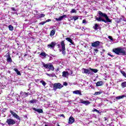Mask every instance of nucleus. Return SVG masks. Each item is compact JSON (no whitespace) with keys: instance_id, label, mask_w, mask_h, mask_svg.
Masks as SVG:
<instances>
[{"instance_id":"bb28decb","label":"nucleus","mask_w":126,"mask_h":126,"mask_svg":"<svg viewBox=\"0 0 126 126\" xmlns=\"http://www.w3.org/2000/svg\"><path fill=\"white\" fill-rule=\"evenodd\" d=\"M56 33V30H52L50 33V36H54L55 34Z\"/></svg>"},{"instance_id":"f03ea898","label":"nucleus","mask_w":126,"mask_h":126,"mask_svg":"<svg viewBox=\"0 0 126 126\" xmlns=\"http://www.w3.org/2000/svg\"><path fill=\"white\" fill-rule=\"evenodd\" d=\"M112 52L115 53L116 55L121 56H126V52L125 50H124V48L118 47L116 48H114L112 50Z\"/></svg>"},{"instance_id":"aec40b11","label":"nucleus","mask_w":126,"mask_h":126,"mask_svg":"<svg viewBox=\"0 0 126 126\" xmlns=\"http://www.w3.org/2000/svg\"><path fill=\"white\" fill-rule=\"evenodd\" d=\"M92 112H93V113H95V112H96L97 114H102V113H103V111H100L97 110L96 108H94L93 110H92Z\"/></svg>"},{"instance_id":"f8f14e48","label":"nucleus","mask_w":126,"mask_h":126,"mask_svg":"<svg viewBox=\"0 0 126 126\" xmlns=\"http://www.w3.org/2000/svg\"><path fill=\"white\" fill-rule=\"evenodd\" d=\"M66 18V15H63L62 16H60L59 18H56L55 20H56V21H62V20H63V18Z\"/></svg>"},{"instance_id":"bf43d9fd","label":"nucleus","mask_w":126,"mask_h":126,"mask_svg":"<svg viewBox=\"0 0 126 126\" xmlns=\"http://www.w3.org/2000/svg\"><path fill=\"white\" fill-rule=\"evenodd\" d=\"M2 126H4V124H2Z\"/></svg>"},{"instance_id":"5701e85b","label":"nucleus","mask_w":126,"mask_h":126,"mask_svg":"<svg viewBox=\"0 0 126 126\" xmlns=\"http://www.w3.org/2000/svg\"><path fill=\"white\" fill-rule=\"evenodd\" d=\"M99 28H100V27H99V25H98V24H95L94 26L93 27V29H94V30H98Z\"/></svg>"},{"instance_id":"cd10ccee","label":"nucleus","mask_w":126,"mask_h":126,"mask_svg":"<svg viewBox=\"0 0 126 126\" xmlns=\"http://www.w3.org/2000/svg\"><path fill=\"white\" fill-rule=\"evenodd\" d=\"M89 69L90 70H91L92 71H93V72H94V73H97V72H98V69H93L90 68Z\"/></svg>"},{"instance_id":"c03bdc74","label":"nucleus","mask_w":126,"mask_h":126,"mask_svg":"<svg viewBox=\"0 0 126 126\" xmlns=\"http://www.w3.org/2000/svg\"><path fill=\"white\" fill-rule=\"evenodd\" d=\"M11 9L13 11H16V9H15V8L14 7H11Z\"/></svg>"},{"instance_id":"f3484780","label":"nucleus","mask_w":126,"mask_h":126,"mask_svg":"<svg viewBox=\"0 0 126 126\" xmlns=\"http://www.w3.org/2000/svg\"><path fill=\"white\" fill-rule=\"evenodd\" d=\"M32 110L35 112H37V113H39V114H42V113H43V109H37L36 108L33 107L32 108Z\"/></svg>"},{"instance_id":"5fc2aeb1","label":"nucleus","mask_w":126,"mask_h":126,"mask_svg":"<svg viewBox=\"0 0 126 126\" xmlns=\"http://www.w3.org/2000/svg\"><path fill=\"white\" fill-rule=\"evenodd\" d=\"M27 56V54H25L24 57H26Z\"/></svg>"},{"instance_id":"2eb2a0df","label":"nucleus","mask_w":126,"mask_h":126,"mask_svg":"<svg viewBox=\"0 0 126 126\" xmlns=\"http://www.w3.org/2000/svg\"><path fill=\"white\" fill-rule=\"evenodd\" d=\"M82 70H84L83 73H85V74H90V70L86 68H83Z\"/></svg>"},{"instance_id":"f257e3e1","label":"nucleus","mask_w":126,"mask_h":126,"mask_svg":"<svg viewBox=\"0 0 126 126\" xmlns=\"http://www.w3.org/2000/svg\"><path fill=\"white\" fill-rule=\"evenodd\" d=\"M98 12L99 17L97 18V16H95V20H97L98 22L102 21V22H104V23H107V22L112 23V20L109 18L107 14L102 12L101 11H99Z\"/></svg>"},{"instance_id":"1a4fd4ad","label":"nucleus","mask_w":126,"mask_h":126,"mask_svg":"<svg viewBox=\"0 0 126 126\" xmlns=\"http://www.w3.org/2000/svg\"><path fill=\"white\" fill-rule=\"evenodd\" d=\"M91 46L94 48H97V47H99V46H100V41H96L94 42H92Z\"/></svg>"},{"instance_id":"79ce46f5","label":"nucleus","mask_w":126,"mask_h":126,"mask_svg":"<svg viewBox=\"0 0 126 126\" xmlns=\"http://www.w3.org/2000/svg\"><path fill=\"white\" fill-rule=\"evenodd\" d=\"M51 21H52V20H51V19H49L46 20L45 22V23H47V22H50Z\"/></svg>"},{"instance_id":"37998d69","label":"nucleus","mask_w":126,"mask_h":126,"mask_svg":"<svg viewBox=\"0 0 126 126\" xmlns=\"http://www.w3.org/2000/svg\"><path fill=\"white\" fill-rule=\"evenodd\" d=\"M63 85H64V86H67L68 84L66 83V82H64L63 83Z\"/></svg>"},{"instance_id":"13d9d810","label":"nucleus","mask_w":126,"mask_h":126,"mask_svg":"<svg viewBox=\"0 0 126 126\" xmlns=\"http://www.w3.org/2000/svg\"><path fill=\"white\" fill-rule=\"evenodd\" d=\"M44 126H48L47 125H45Z\"/></svg>"},{"instance_id":"393cba45","label":"nucleus","mask_w":126,"mask_h":126,"mask_svg":"<svg viewBox=\"0 0 126 126\" xmlns=\"http://www.w3.org/2000/svg\"><path fill=\"white\" fill-rule=\"evenodd\" d=\"M78 18H79V17L78 16H73L71 20H72L73 19L74 21H76V20H77Z\"/></svg>"},{"instance_id":"0eeeda50","label":"nucleus","mask_w":126,"mask_h":126,"mask_svg":"<svg viewBox=\"0 0 126 126\" xmlns=\"http://www.w3.org/2000/svg\"><path fill=\"white\" fill-rule=\"evenodd\" d=\"M63 86L61 83H55L53 85L54 90H57V89H61Z\"/></svg>"},{"instance_id":"6e6552de","label":"nucleus","mask_w":126,"mask_h":126,"mask_svg":"<svg viewBox=\"0 0 126 126\" xmlns=\"http://www.w3.org/2000/svg\"><path fill=\"white\" fill-rule=\"evenodd\" d=\"M10 114L12 115L13 117H14L17 120H19V121H20V117H19V116L18 115L16 114L15 112L12 111V110L10 111Z\"/></svg>"},{"instance_id":"c9c22d12","label":"nucleus","mask_w":126,"mask_h":126,"mask_svg":"<svg viewBox=\"0 0 126 126\" xmlns=\"http://www.w3.org/2000/svg\"><path fill=\"white\" fill-rule=\"evenodd\" d=\"M108 56H109V57H111V58H114V57H115V56L111 54V53H107Z\"/></svg>"},{"instance_id":"3c124183","label":"nucleus","mask_w":126,"mask_h":126,"mask_svg":"<svg viewBox=\"0 0 126 126\" xmlns=\"http://www.w3.org/2000/svg\"><path fill=\"white\" fill-rule=\"evenodd\" d=\"M11 72L10 71H8V73H10V74Z\"/></svg>"},{"instance_id":"2f4dec72","label":"nucleus","mask_w":126,"mask_h":126,"mask_svg":"<svg viewBox=\"0 0 126 126\" xmlns=\"http://www.w3.org/2000/svg\"><path fill=\"white\" fill-rule=\"evenodd\" d=\"M8 28L10 31H13V26H12V25H9L8 26Z\"/></svg>"},{"instance_id":"b1692460","label":"nucleus","mask_w":126,"mask_h":126,"mask_svg":"<svg viewBox=\"0 0 126 126\" xmlns=\"http://www.w3.org/2000/svg\"><path fill=\"white\" fill-rule=\"evenodd\" d=\"M125 97H126L125 95H120L118 96H116V99L117 100H120V99H123V98H125Z\"/></svg>"},{"instance_id":"7c9ffc66","label":"nucleus","mask_w":126,"mask_h":126,"mask_svg":"<svg viewBox=\"0 0 126 126\" xmlns=\"http://www.w3.org/2000/svg\"><path fill=\"white\" fill-rule=\"evenodd\" d=\"M40 55V56L44 57V58H46V57H47V54H46V52H41Z\"/></svg>"},{"instance_id":"423d86ee","label":"nucleus","mask_w":126,"mask_h":126,"mask_svg":"<svg viewBox=\"0 0 126 126\" xmlns=\"http://www.w3.org/2000/svg\"><path fill=\"white\" fill-rule=\"evenodd\" d=\"M5 58H6V61L7 63H12V59H11V57H10V54L9 52L7 53L5 56Z\"/></svg>"},{"instance_id":"a211bd4d","label":"nucleus","mask_w":126,"mask_h":126,"mask_svg":"<svg viewBox=\"0 0 126 126\" xmlns=\"http://www.w3.org/2000/svg\"><path fill=\"white\" fill-rule=\"evenodd\" d=\"M73 94H76V95H80L81 96L82 94H81V91L79 90H76L73 92Z\"/></svg>"},{"instance_id":"a19ab883","label":"nucleus","mask_w":126,"mask_h":126,"mask_svg":"<svg viewBox=\"0 0 126 126\" xmlns=\"http://www.w3.org/2000/svg\"><path fill=\"white\" fill-rule=\"evenodd\" d=\"M59 117H63V118H65V116H64V114H60L58 115Z\"/></svg>"},{"instance_id":"6ab92c4d","label":"nucleus","mask_w":126,"mask_h":126,"mask_svg":"<svg viewBox=\"0 0 126 126\" xmlns=\"http://www.w3.org/2000/svg\"><path fill=\"white\" fill-rule=\"evenodd\" d=\"M20 95L22 97H23L24 98H26V97H28L26 92H21Z\"/></svg>"},{"instance_id":"09e8293b","label":"nucleus","mask_w":126,"mask_h":126,"mask_svg":"<svg viewBox=\"0 0 126 126\" xmlns=\"http://www.w3.org/2000/svg\"><path fill=\"white\" fill-rule=\"evenodd\" d=\"M103 120L105 121H107V118L104 117L103 118Z\"/></svg>"},{"instance_id":"8fccbe9b","label":"nucleus","mask_w":126,"mask_h":126,"mask_svg":"<svg viewBox=\"0 0 126 126\" xmlns=\"http://www.w3.org/2000/svg\"><path fill=\"white\" fill-rule=\"evenodd\" d=\"M46 75H48V76H51V74L49 73H46Z\"/></svg>"},{"instance_id":"49530a36","label":"nucleus","mask_w":126,"mask_h":126,"mask_svg":"<svg viewBox=\"0 0 126 126\" xmlns=\"http://www.w3.org/2000/svg\"><path fill=\"white\" fill-rule=\"evenodd\" d=\"M27 95L28 96L29 95H31V94H30L29 92L26 93Z\"/></svg>"},{"instance_id":"ddd939ff","label":"nucleus","mask_w":126,"mask_h":126,"mask_svg":"<svg viewBox=\"0 0 126 126\" xmlns=\"http://www.w3.org/2000/svg\"><path fill=\"white\" fill-rule=\"evenodd\" d=\"M80 101H81L79 103H81L82 104H84L86 105V106H87V105H89L90 104V101H86L84 100L83 101V99H80Z\"/></svg>"},{"instance_id":"c85d7f7f","label":"nucleus","mask_w":126,"mask_h":126,"mask_svg":"<svg viewBox=\"0 0 126 126\" xmlns=\"http://www.w3.org/2000/svg\"><path fill=\"white\" fill-rule=\"evenodd\" d=\"M121 87H122V88H126V82H123L121 83Z\"/></svg>"},{"instance_id":"603ef678","label":"nucleus","mask_w":126,"mask_h":126,"mask_svg":"<svg viewBox=\"0 0 126 126\" xmlns=\"http://www.w3.org/2000/svg\"><path fill=\"white\" fill-rule=\"evenodd\" d=\"M19 47H21V48H22V45H21V46H19L18 48H19Z\"/></svg>"},{"instance_id":"9d476101","label":"nucleus","mask_w":126,"mask_h":126,"mask_svg":"<svg viewBox=\"0 0 126 126\" xmlns=\"http://www.w3.org/2000/svg\"><path fill=\"white\" fill-rule=\"evenodd\" d=\"M65 40L66 41H67L68 42H69V43H70V44H69L70 46L71 45H73L74 46L75 45V44H74V42H73V40H72V39H71L70 37H66L65 38Z\"/></svg>"},{"instance_id":"ea45409f","label":"nucleus","mask_w":126,"mask_h":126,"mask_svg":"<svg viewBox=\"0 0 126 126\" xmlns=\"http://www.w3.org/2000/svg\"><path fill=\"white\" fill-rule=\"evenodd\" d=\"M108 39H109V40H111V41H114V39L111 36H108Z\"/></svg>"},{"instance_id":"a18cd8bd","label":"nucleus","mask_w":126,"mask_h":126,"mask_svg":"<svg viewBox=\"0 0 126 126\" xmlns=\"http://www.w3.org/2000/svg\"><path fill=\"white\" fill-rule=\"evenodd\" d=\"M82 23H87V22H86V20L84 19L83 20Z\"/></svg>"},{"instance_id":"c756f323","label":"nucleus","mask_w":126,"mask_h":126,"mask_svg":"<svg viewBox=\"0 0 126 126\" xmlns=\"http://www.w3.org/2000/svg\"><path fill=\"white\" fill-rule=\"evenodd\" d=\"M120 72H121V73H122V74H123V76H124V77H126V72H125V71H124L123 70H121Z\"/></svg>"},{"instance_id":"7ed1b4c3","label":"nucleus","mask_w":126,"mask_h":126,"mask_svg":"<svg viewBox=\"0 0 126 126\" xmlns=\"http://www.w3.org/2000/svg\"><path fill=\"white\" fill-rule=\"evenodd\" d=\"M42 65L43 67L46 68V69H48L49 70H52V71H54V70H55V67H54V65H53L51 63L46 64L43 63H42Z\"/></svg>"},{"instance_id":"473e14b6","label":"nucleus","mask_w":126,"mask_h":126,"mask_svg":"<svg viewBox=\"0 0 126 126\" xmlns=\"http://www.w3.org/2000/svg\"><path fill=\"white\" fill-rule=\"evenodd\" d=\"M40 83H41L42 84V85H43L44 86H46L47 83L45 82L43 80H41L40 81Z\"/></svg>"},{"instance_id":"4be33fe9","label":"nucleus","mask_w":126,"mask_h":126,"mask_svg":"<svg viewBox=\"0 0 126 126\" xmlns=\"http://www.w3.org/2000/svg\"><path fill=\"white\" fill-rule=\"evenodd\" d=\"M13 70H14V71H15V72H16L17 75H21V73H20V71L18 70V69L14 68L13 69Z\"/></svg>"},{"instance_id":"4d7b16f0","label":"nucleus","mask_w":126,"mask_h":126,"mask_svg":"<svg viewBox=\"0 0 126 126\" xmlns=\"http://www.w3.org/2000/svg\"><path fill=\"white\" fill-rule=\"evenodd\" d=\"M17 46H19V43H17Z\"/></svg>"},{"instance_id":"6e6d98bb","label":"nucleus","mask_w":126,"mask_h":126,"mask_svg":"<svg viewBox=\"0 0 126 126\" xmlns=\"http://www.w3.org/2000/svg\"><path fill=\"white\" fill-rule=\"evenodd\" d=\"M30 88H30L28 90V91H29V90H30Z\"/></svg>"},{"instance_id":"4468645a","label":"nucleus","mask_w":126,"mask_h":126,"mask_svg":"<svg viewBox=\"0 0 126 126\" xmlns=\"http://www.w3.org/2000/svg\"><path fill=\"white\" fill-rule=\"evenodd\" d=\"M75 121V120L74 119V118H73L72 116H71L69 118L68 124H70V125H71L73 124Z\"/></svg>"},{"instance_id":"9b49d317","label":"nucleus","mask_w":126,"mask_h":126,"mask_svg":"<svg viewBox=\"0 0 126 126\" xmlns=\"http://www.w3.org/2000/svg\"><path fill=\"white\" fill-rule=\"evenodd\" d=\"M57 43L55 42H52L50 44L47 45L48 48H50V49H54L56 47Z\"/></svg>"},{"instance_id":"412c9836","label":"nucleus","mask_w":126,"mask_h":126,"mask_svg":"<svg viewBox=\"0 0 126 126\" xmlns=\"http://www.w3.org/2000/svg\"><path fill=\"white\" fill-rule=\"evenodd\" d=\"M63 75L62 76H63V77H66L67 76V75H68L69 73L67 71H63Z\"/></svg>"},{"instance_id":"de8ad7c7","label":"nucleus","mask_w":126,"mask_h":126,"mask_svg":"<svg viewBox=\"0 0 126 126\" xmlns=\"http://www.w3.org/2000/svg\"><path fill=\"white\" fill-rule=\"evenodd\" d=\"M94 52H98L99 50H98L97 49H94Z\"/></svg>"},{"instance_id":"72a5a7b5","label":"nucleus","mask_w":126,"mask_h":126,"mask_svg":"<svg viewBox=\"0 0 126 126\" xmlns=\"http://www.w3.org/2000/svg\"><path fill=\"white\" fill-rule=\"evenodd\" d=\"M100 94H102L101 92H96L94 93V95H100Z\"/></svg>"},{"instance_id":"f704fd0d","label":"nucleus","mask_w":126,"mask_h":126,"mask_svg":"<svg viewBox=\"0 0 126 126\" xmlns=\"http://www.w3.org/2000/svg\"><path fill=\"white\" fill-rule=\"evenodd\" d=\"M76 10H75V9H72L70 11V13H76Z\"/></svg>"},{"instance_id":"052dcab7","label":"nucleus","mask_w":126,"mask_h":126,"mask_svg":"<svg viewBox=\"0 0 126 126\" xmlns=\"http://www.w3.org/2000/svg\"><path fill=\"white\" fill-rule=\"evenodd\" d=\"M4 110H6V108H4Z\"/></svg>"},{"instance_id":"864d4df0","label":"nucleus","mask_w":126,"mask_h":126,"mask_svg":"<svg viewBox=\"0 0 126 126\" xmlns=\"http://www.w3.org/2000/svg\"><path fill=\"white\" fill-rule=\"evenodd\" d=\"M57 46L59 47V48H60V44H58Z\"/></svg>"},{"instance_id":"a878e982","label":"nucleus","mask_w":126,"mask_h":126,"mask_svg":"<svg viewBox=\"0 0 126 126\" xmlns=\"http://www.w3.org/2000/svg\"><path fill=\"white\" fill-rule=\"evenodd\" d=\"M122 21H123V18H117L115 22H116V23H121V22H122Z\"/></svg>"},{"instance_id":"58836bf2","label":"nucleus","mask_w":126,"mask_h":126,"mask_svg":"<svg viewBox=\"0 0 126 126\" xmlns=\"http://www.w3.org/2000/svg\"><path fill=\"white\" fill-rule=\"evenodd\" d=\"M46 23V22L43 21L39 23V25H44Z\"/></svg>"},{"instance_id":"4c0bfd02","label":"nucleus","mask_w":126,"mask_h":126,"mask_svg":"<svg viewBox=\"0 0 126 126\" xmlns=\"http://www.w3.org/2000/svg\"><path fill=\"white\" fill-rule=\"evenodd\" d=\"M39 17L40 18H42L43 17H45V14H41L40 15H39Z\"/></svg>"},{"instance_id":"20e7f679","label":"nucleus","mask_w":126,"mask_h":126,"mask_svg":"<svg viewBox=\"0 0 126 126\" xmlns=\"http://www.w3.org/2000/svg\"><path fill=\"white\" fill-rule=\"evenodd\" d=\"M6 123L8 125V126H13V125H15V124H16L15 121L11 118L7 119L6 121Z\"/></svg>"},{"instance_id":"e433bc0d","label":"nucleus","mask_w":126,"mask_h":126,"mask_svg":"<svg viewBox=\"0 0 126 126\" xmlns=\"http://www.w3.org/2000/svg\"><path fill=\"white\" fill-rule=\"evenodd\" d=\"M34 102H35V100L32 99V100H30L29 101V103H30L31 104H34Z\"/></svg>"},{"instance_id":"39448f33","label":"nucleus","mask_w":126,"mask_h":126,"mask_svg":"<svg viewBox=\"0 0 126 126\" xmlns=\"http://www.w3.org/2000/svg\"><path fill=\"white\" fill-rule=\"evenodd\" d=\"M61 47L62 49L63 55H65V44L64 43V40H63L61 42Z\"/></svg>"},{"instance_id":"dca6fc26","label":"nucleus","mask_w":126,"mask_h":126,"mask_svg":"<svg viewBox=\"0 0 126 126\" xmlns=\"http://www.w3.org/2000/svg\"><path fill=\"white\" fill-rule=\"evenodd\" d=\"M103 85H104V82L102 81H99L96 83V87H99V86H103Z\"/></svg>"}]
</instances>
